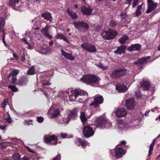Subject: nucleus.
Wrapping results in <instances>:
<instances>
[{
  "label": "nucleus",
  "mask_w": 160,
  "mask_h": 160,
  "mask_svg": "<svg viewBox=\"0 0 160 160\" xmlns=\"http://www.w3.org/2000/svg\"><path fill=\"white\" fill-rule=\"evenodd\" d=\"M50 27V26L49 25L46 24L45 27L42 29L41 32L45 36L51 39L52 38V36L49 34L48 32Z\"/></svg>",
  "instance_id": "f3484780"
},
{
  "label": "nucleus",
  "mask_w": 160,
  "mask_h": 160,
  "mask_svg": "<svg viewBox=\"0 0 160 160\" xmlns=\"http://www.w3.org/2000/svg\"><path fill=\"white\" fill-rule=\"evenodd\" d=\"M19 71L17 69H14L9 74L8 76V78H10L11 76H16L18 75L19 73Z\"/></svg>",
  "instance_id": "58836bf2"
},
{
  "label": "nucleus",
  "mask_w": 160,
  "mask_h": 160,
  "mask_svg": "<svg viewBox=\"0 0 160 160\" xmlns=\"http://www.w3.org/2000/svg\"><path fill=\"white\" fill-rule=\"evenodd\" d=\"M49 79V78H48L46 79H42L41 81L42 84L44 85H48L51 84V83H50L48 81Z\"/></svg>",
  "instance_id": "c9c22d12"
},
{
  "label": "nucleus",
  "mask_w": 160,
  "mask_h": 160,
  "mask_svg": "<svg viewBox=\"0 0 160 160\" xmlns=\"http://www.w3.org/2000/svg\"><path fill=\"white\" fill-rule=\"evenodd\" d=\"M83 132L84 136L86 138H88L93 136L94 132L90 127L86 126L83 128Z\"/></svg>",
  "instance_id": "6e6552de"
},
{
  "label": "nucleus",
  "mask_w": 160,
  "mask_h": 160,
  "mask_svg": "<svg viewBox=\"0 0 160 160\" xmlns=\"http://www.w3.org/2000/svg\"><path fill=\"white\" fill-rule=\"evenodd\" d=\"M150 58V56H148L145 58H141L139 59L136 62L134 63L135 64H138V65H141L144 63H146L148 62L149 61V59Z\"/></svg>",
  "instance_id": "b1692460"
},
{
  "label": "nucleus",
  "mask_w": 160,
  "mask_h": 160,
  "mask_svg": "<svg viewBox=\"0 0 160 160\" xmlns=\"http://www.w3.org/2000/svg\"><path fill=\"white\" fill-rule=\"evenodd\" d=\"M26 148L29 152L32 153V155L33 156H36V153L34 151L31 150L29 147H28V146H26Z\"/></svg>",
  "instance_id": "09e8293b"
},
{
  "label": "nucleus",
  "mask_w": 160,
  "mask_h": 160,
  "mask_svg": "<svg viewBox=\"0 0 160 160\" xmlns=\"http://www.w3.org/2000/svg\"><path fill=\"white\" fill-rule=\"evenodd\" d=\"M116 89L120 92H124L127 90V87L122 84H117L116 86Z\"/></svg>",
  "instance_id": "5701e85b"
},
{
  "label": "nucleus",
  "mask_w": 160,
  "mask_h": 160,
  "mask_svg": "<svg viewBox=\"0 0 160 160\" xmlns=\"http://www.w3.org/2000/svg\"><path fill=\"white\" fill-rule=\"evenodd\" d=\"M74 100L80 103H86L88 101V94L87 92L80 89H75Z\"/></svg>",
  "instance_id": "f03ea898"
},
{
  "label": "nucleus",
  "mask_w": 160,
  "mask_h": 160,
  "mask_svg": "<svg viewBox=\"0 0 160 160\" xmlns=\"http://www.w3.org/2000/svg\"><path fill=\"white\" fill-rule=\"evenodd\" d=\"M80 80L86 84L98 87L100 85L101 79L97 75L88 74L83 75Z\"/></svg>",
  "instance_id": "f257e3e1"
},
{
  "label": "nucleus",
  "mask_w": 160,
  "mask_h": 160,
  "mask_svg": "<svg viewBox=\"0 0 160 160\" xmlns=\"http://www.w3.org/2000/svg\"><path fill=\"white\" fill-rule=\"evenodd\" d=\"M125 105L128 109H134L135 106L134 99L131 98L126 100Z\"/></svg>",
  "instance_id": "dca6fc26"
},
{
  "label": "nucleus",
  "mask_w": 160,
  "mask_h": 160,
  "mask_svg": "<svg viewBox=\"0 0 160 160\" xmlns=\"http://www.w3.org/2000/svg\"><path fill=\"white\" fill-rule=\"evenodd\" d=\"M114 151L115 156L117 158H120L122 157L125 153V151L122 148L119 147V145H118L115 148Z\"/></svg>",
  "instance_id": "ddd939ff"
},
{
  "label": "nucleus",
  "mask_w": 160,
  "mask_h": 160,
  "mask_svg": "<svg viewBox=\"0 0 160 160\" xmlns=\"http://www.w3.org/2000/svg\"><path fill=\"white\" fill-rule=\"evenodd\" d=\"M96 125L97 128L101 129L104 128H108L112 127V123L105 118L102 117L97 118Z\"/></svg>",
  "instance_id": "7ed1b4c3"
},
{
  "label": "nucleus",
  "mask_w": 160,
  "mask_h": 160,
  "mask_svg": "<svg viewBox=\"0 0 160 160\" xmlns=\"http://www.w3.org/2000/svg\"><path fill=\"white\" fill-rule=\"evenodd\" d=\"M116 127L118 129L119 131H122V130H126V128H129L131 127H128V125L126 122L122 120H118L117 122Z\"/></svg>",
  "instance_id": "f8f14e48"
},
{
  "label": "nucleus",
  "mask_w": 160,
  "mask_h": 160,
  "mask_svg": "<svg viewBox=\"0 0 160 160\" xmlns=\"http://www.w3.org/2000/svg\"><path fill=\"white\" fill-rule=\"evenodd\" d=\"M156 139L155 138L154 139V140L152 142V143L151 144L149 148V154H148V156H150L151 155L152 153V151L153 150V147L154 145L155 144V141Z\"/></svg>",
  "instance_id": "2f4dec72"
},
{
  "label": "nucleus",
  "mask_w": 160,
  "mask_h": 160,
  "mask_svg": "<svg viewBox=\"0 0 160 160\" xmlns=\"http://www.w3.org/2000/svg\"><path fill=\"white\" fill-rule=\"evenodd\" d=\"M139 0H134L132 3V8H134L138 3Z\"/></svg>",
  "instance_id": "4d7b16f0"
},
{
  "label": "nucleus",
  "mask_w": 160,
  "mask_h": 160,
  "mask_svg": "<svg viewBox=\"0 0 160 160\" xmlns=\"http://www.w3.org/2000/svg\"><path fill=\"white\" fill-rule=\"evenodd\" d=\"M61 159V156L60 154L57 155L52 160H60Z\"/></svg>",
  "instance_id": "13d9d810"
},
{
  "label": "nucleus",
  "mask_w": 160,
  "mask_h": 160,
  "mask_svg": "<svg viewBox=\"0 0 160 160\" xmlns=\"http://www.w3.org/2000/svg\"><path fill=\"white\" fill-rule=\"evenodd\" d=\"M31 3H32L33 4L35 2H36L37 1H39V0H28Z\"/></svg>",
  "instance_id": "774afa93"
},
{
  "label": "nucleus",
  "mask_w": 160,
  "mask_h": 160,
  "mask_svg": "<svg viewBox=\"0 0 160 160\" xmlns=\"http://www.w3.org/2000/svg\"><path fill=\"white\" fill-rule=\"evenodd\" d=\"M120 16L121 17H123L122 18V19H125V18L127 17V16L126 13H122L120 14Z\"/></svg>",
  "instance_id": "052dcab7"
},
{
  "label": "nucleus",
  "mask_w": 160,
  "mask_h": 160,
  "mask_svg": "<svg viewBox=\"0 0 160 160\" xmlns=\"http://www.w3.org/2000/svg\"><path fill=\"white\" fill-rule=\"evenodd\" d=\"M5 19L4 18L1 17L0 18V24L5 25Z\"/></svg>",
  "instance_id": "864d4df0"
},
{
  "label": "nucleus",
  "mask_w": 160,
  "mask_h": 160,
  "mask_svg": "<svg viewBox=\"0 0 160 160\" xmlns=\"http://www.w3.org/2000/svg\"><path fill=\"white\" fill-rule=\"evenodd\" d=\"M27 73L28 75H32L35 73V70L33 66H32L29 68L27 71Z\"/></svg>",
  "instance_id": "f704fd0d"
},
{
  "label": "nucleus",
  "mask_w": 160,
  "mask_h": 160,
  "mask_svg": "<svg viewBox=\"0 0 160 160\" xmlns=\"http://www.w3.org/2000/svg\"><path fill=\"white\" fill-rule=\"evenodd\" d=\"M127 71V70L126 69L116 70L112 72L111 77L115 78H120L125 75Z\"/></svg>",
  "instance_id": "39448f33"
},
{
  "label": "nucleus",
  "mask_w": 160,
  "mask_h": 160,
  "mask_svg": "<svg viewBox=\"0 0 160 160\" xmlns=\"http://www.w3.org/2000/svg\"><path fill=\"white\" fill-rule=\"evenodd\" d=\"M5 33H4L3 35L2 41L4 45L5 46L7 47L8 46V44L6 43V42L5 40Z\"/></svg>",
  "instance_id": "bf43d9fd"
},
{
  "label": "nucleus",
  "mask_w": 160,
  "mask_h": 160,
  "mask_svg": "<svg viewBox=\"0 0 160 160\" xmlns=\"http://www.w3.org/2000/svg\"><path fill=\"white\" fill-rule=\"evenodd\" d=\"M60 135L61 138L63 139L69 138L68 134L66 133H61Z\"/></svg>",
  "instance_id": "603ef678"
},
{
  "label": "nucleus",
  "mask_w": 160,
  "mask_h": 160,
  "mask_svg": "<svg viewBox=\"0 0 160 160\" xmlns=\"http://www.w3.org/2000/svg\"><path fill=\"white\" fill-rule=\"evenodd\" d=\"M90 116L91 115L88 116L85 112H81L80 117L82 122L84 123L87 120L88 118L90 117Z\"/></svg>",
  "instance_id": "bb28decb"
},
{
  "label": "nucleus",
  "mask_w": 160,
  "mask_h": 160,
  "mask_svg": "<svg viewBox=\"0 0 160 160\" xmlns=\"http://www.w3.org/2000/svg\"><path fill=\"white\" fill-rule=\"evenodd\" d=\"M20 0H10L9 5L13 9L16 10H19L20 4Z\"/></svg>",
  "instance_id": "2eb2a0df"
},
{
  "label": "nucleus",
  "mask_w": 160,
  "mask_h": 160,
  "mask_svg": "<svg viewBox=\"0 0 160 160\" xmlns=\"http://www.w3.org/2000/svg\"><path fill=\"white\" fill-rule=\"evenodd\" d=\"M126 47L125 46L122 45L118 47L116 50L114 51V53L116 54H121L124 53L126 49Z\"/></svg>",
  "instance_id": "c756f323"
},
{
  "label": "nucleus",
  "mask_w": 160,
  "mask_h": 160,
  "mask_svg": "<svg viewBox=\"0 0 160 160\" xmlns=\"http://www.w3.org/2000/svg\"><path fill=\"white\" fill-rule=\"evenodd\" d=\"M75 144L78 146L81 145L83 148L86 147L87 145L89 144L86 140H83L81 139H78L75 142Z\"/></svg>",
  "instance_id": "393cba45"
},
{
  "label": "nucleus",
  "mask_w": 160,
  "mask_h": 160,
  "mask_svg": "<svg viewBox=\"0 0 160 160\" xmlns=\"http://www.w3.org/2000/svg\"><path fill=\"white\" fill-rule=\"evenodd\" d=\"M8 103V99H5L4 100V101L1 103V106L2 108L5 107L6 105H7Z\"/></svg>",
  "instance_id": "3c124183"
},
{
  "label": "nucleus",
  "mask_w": 160,
  "mask_h": 160,
  "mask_svg": "<svg viewBox=\"0 0 160 160\" xmlns=\"http://www.w3.org/2000/svg\"><path fill=\"white\" fill-rule=\"evenodd\" d=\"M27 82L26 79L24 80L22 78H21L19 79L17 83L18 85L21 86L25 84Z\"/></svg>",
  "instance_id": "ea45409f"
},
{
  "label": "nucleus",
  "mask_w": 160,
  "mask_h": 160,
  "mask_svg": "<svg viewBox=\"0 0 160 160\" xmlns=\"http://www.w3.org/2000/svg\"><path fill=\"white\" fill-rule=\"evenodd\" d=\"M8 88L14 92H17L18 91V88L15 85H9L8 86Z\"/></svg>",
  "instance_id": "a18cd8bd"
},
{
  "label": "nucleus",
  "mask_w": 160,
  "mask_h": 160,
  "mask_svg": "<svg viewBox=\"0 0 160 160\" xmlns=\"http://www.w3.org/2000/svg\"><path fill=\"white\" fill-rule=\"evenodd\" d=\"M128 39V38L127 36L124 35L122 37L118 39V41L119 43L121 44H123Z\"/></svg>",
  "instance_id": "473e14b6"
},
{
  "label": "nucleus",
  "mask_w": 160,
  "mask_h": 160,
  "mask_svg": "<svg viewBox=\"0 0 160 160\" xmlns=\"http://www.w3.org/2000/svg\"><path fill=\"white\" fill-rule=\"evenodd\" d=\"M55 38L56 39H62L63 40L66 41L68 43H69L68 40L67 39V37L64 36L63 34L60 33H57V34L55 36Z\"/></svg>",
  "instance_id": "7c9ffc66"
},
{
  "label": "nucleus",
  "mask_w": 160,
  "mask_h": 160,
  "mask_svg": "<svg viewBox=\"0 0 160 160\" xmlns=\"http://www.w3.org/2000/svg\"><path fill=\"white\" fill-rule=\"evenodd\" d=\"M75 92V90H74L72 88L67 90L65 92V93L69 96V99L71 101H72L74 100V97L73 96H74Z\"/></svg>",
  "instance_id": "a878e982"
},
{
  "label": "nucleus",
  "mask_w": 160,
  "mask_h": 160,
  "mask_svg": "<svg viewBox=\"0 0 160 160\" xmlns=\"http://www.w3.org/2000/svg\"><path fill=\"white\" fill-rule=\"evenodd\" d=\"M70 118L68 115L66 118H62V123L63 124H67L70 121Z\"/></svg>",
  "instance_id": "c03bdc74"
},
{
  "label": "nucleus",
  "mask_w": 160,
  "mask_h": 160,
  "mask_svg": "<svg viewBox=\"0 0 160 160\" xmlns=\"http://www.w3.org/2000/svg\"><path fill=\"white\" fill-rule=\"evenodd\" d=\"M44 142L45 143H51V144L56 145L57 143L58 138L55 135H45L44 136Z\"/></svg>",
  "instance_id": "423d86ee"
},
{
  "label": "nucleus",
  "mask_w": 160,
  "mask_h": 160,
  "mask_svg": "<svg viewBox=\"0 0 160 160\" xmlns=\"http://www.w3.org/2000/svg\"><path fill=\"white\" fill-rule=\"evenodd\" d=\"M7 114L8 116V118H5V119L9 123H11L12 122V121L8 112H7Z\"/></svg>",
  "instance_id": "8fccbe9b"
},
{
  "label": "nucleus",
  "mask_w": 160,
  "mask_h": 160,
  "mask_svg": "<svg viewBox=\"0 0 160 160\" xmlns=\"http://www.w3.org/2000/svg\"><path fill=\"white\" fill-rule=\"evenodd\" d=\"M115 113L117 117L120 118L125 117L127 114V113L124 108H120L117 109Z\"/></svg>",
  "instance_id": "4468645a"
},
{
  "label": "nucleus",
  "mask_w": 160,
  "mask_h": 160,
  "mask_svg": "<svg viewBox=\"0 0 160 160\" xmlns=\"http://www.w3.org/2000/svg\"><path fill=\"white\" fill-rule=\"evenodd\" d=\"M25 60V56L24 54L22 56L21 61L22 62H24Z\"/></svg>",
  "instance_id": "e2e57ef3"
},
{
  "label": "nucleus",
  "mask_w": 160,
  "mask_h": 160,
  "mask_svg": "<svg viewBox=\"0 0 160 160\" xmlns=\"http://www.w3.org/2000/svg\"><path fill=\"white\" fill-rule=\"evenodd\" d=\"M62 54L68 59L71 61H73L75 59V57L72 56V54L70 53H68L63 50H61Z\"/></svg>",
  "instance_id": "4be33fe9"
},
{
  "label": "nucleus",
  "mask_w": 160,
  "mask_h": 160,
  "mask_svg": "<svg viewBox=\"0 0 160 160\" xmlns=\"http://www.w3.org/2000/svg\"><path fill=\"white\" fill-rule=\"evenodd\" d=\"M12 158L13 160H20L21 157L20 155L18 153H15L12 155Z\"/></svg>",
  "instance_id": "37998d69"
},
{
  "label": "nucleus",
  "mask_w": 160,
  "mask_h": 160,
  "mask_svg": "<svg viewBox=\"0 0 160 160\" xmlns=\"http://www.w3.org/2000/svg\"><path fill=\"white\" fill-rule=\"evenodd\" d=\"M117 34L116 30L109 29L108 31H103L101 35L104 39L110 40L115 38Z\"/></svg>",
  "instance_id": "20e7f679"
},
{
  "label": "nucleus",
  "mask_w": 160,
  "mask_h": 160,
  "mask_svg": "<svg viewBox=\"0 0 160 160\" xmlns=\"http://www.w3.org/2000/svg\"><path fill=\"white\" fill-rule=\"evenodd\" d=\"M117 24V22L113 20H110L109 22L110 25L111 27H115L116 26Z\"/></svg>",
  "instance_id": "de8ad7c7"
},
{
  "label": "nucleus",
  "mask_w": 160,
  "mask_h": 160,
  "mask_svg": "<svg viewBox=\"0 0 160 160\" xmlns=\"http://www.w3.org/2000/svg\"><path fill=\"white\" fill-rule=\"evenodd\" d=\"M11 78V83L12 84L15 83L17 82L16 76H11L9 78Z\"/></svg>",
  "instance_id": "49530a36"
},
{
  "label": "nucleus",
  "mask_w": 160,
  "mask_h": 160,
  "mask_svg": "<svg viewBox=\"0 0 160 160\" xmlns=\"http://www.w3.org/2000/svg\"><path fill=\"white\" fill-rule=\"evenodd\" d=\"M4 25L0 24V32H2L3 35L4 33H5L4 30Z\"/></svg>",
  "instance_id": "6e6d98bb"
},
{
  "label": "nucleus",
  "mask_w": 160,
  "mask_h": 160,
  "mask_svg": "<svg viewBox=\"0 0 160 160\" xmlns=\"http://www.w3.org/2000/svg\"><path fill=\"white\" fill-rule=\"evenodd\" d=\"M37 18H34V19H33L32 21V22H35V24H36V27L35 26V24L34 26H33L32 27L33 29L35 30H38L39 29V28L38 27V26L37 25V23H38V22H37Z\"/></svg>",
  "instance_id": "79ce46f5"
},
{
  "label": "nucleus",
  "mask_w": 160,
  "mask_h": 160,
  "mask_svg": "<svg viewBox=\"0 0 160 160\" xmlns=\"http://www.w3.org/2000/svg\"><path fill=\"white\" fill-rule=\"evenodd\" d=\"M141 46L139 44L132 45L130 47L128 48V50L129 51L133 50H138L140 49Z\"/></svg>",
  "instance_id": "c85d7f7f"
},
{
  "label": "nucleus",
  "mask_w": 160,
  "mask_h": 160,
  "mask_svg": "<svg viewBox=\"0 0 160 160\" xmlns=\"http://www.w3.org/2000/svg\"><path fill=\"white\" fill-rule=\"evenodd\" d=\"M28 44L27 48L29 49H32L33 48V47L32 46L30 45L28 43Z\"/></svg>",
  "instance_id": "69168bd1"
},
{
  "label": "nucleus",
  "mask_w": 160,
  "mask_h": 160,
  "mask_svg": "<svg viewBox=\"0 0 160 160\" xmlns=\"http://www.w3.org/2000/svg\"><path fill=\"white\" fill-rule=\"evenodd\" d=\"M78 111V108H75L71 110L70 113L68 115V116L70 119H75L77 117V112Z\"/></svg>",
  "instance_id": "aec40b11"
},
{
  "label": "nucleus",
  "mask_w": 160,
  "mask_h": 160,
  "mask_svg": "<svg viewBox=\"0 0 160 160\" xmlns=\"http://www.w3.org/2000/svg\"><path fill=\"white\" fill-rule=\"evenodd\" d=\"M103 98L102 96L96 97L94 98V101L89 104L90 106H93L95 108L98 107L103 102Z\"/></svg>",
  "instance_id": "9b49d317"
},
{
  "label": "nucleus",
  "mask_w": 160,
  "mask_h": 160,
  "mask_svg": "<svg viewBox=\"0 0 160 160\" xmlns=\"http://www.w3.org/2000/svg\"><path fill=\"white\" fill-rule=\"evenodd\" d=\"M95 65L99 68H101L103 70H107L108 68V66H104L101 63L98 64H95Z\"/></svg>",
  "instance_id": "4c0bfd02"
},
{
  "label": "nucleus",
  "mask_w": 160,
  "mask_h": 160,
  "mask_svg": "<svg viewBox=\"0 0 160 160\" xmlns=\"http://www.w3.org/2000/svg\"><path fill=\"white\" fill-rule=\"evenodd\" d=\"M42 92L47 97V98H48V94L47 93V92H46V91L45 90H42Z\"/></svg>",
  "instance_id": "338daca9"
},
{
  "label": "nucleus",
  "mask_w": 160,
  "mask_h": 160,
  "mask_svg": "<svg viewBox=\"0 0 160 160\" xmlns=\"http://www.w3.org/2000/svg\"><path fill=\"white\" fill-rule=\"evenodd\" d=\"M143 2L138 6L135 12V15L137 17H139L144 12L145 6H143Z\"/></svg>",
  "instance_id": "6ab92c4d"
},
{
  "label": "nucleus",
  "mask_w": 160,
  "mask_h": 160,
  "mask_svg": "<svg viewBox=\"0 0 160 160\" xmlns=\"http://www.w3.org/2000/svg\"><path fill=\"white\" fill-rule=\"evenodd\" d=\"M37 121L39 123H42L43 121V118L41 117H38L37 118Z\"/></svg>",
  "instance_id": "5fc2aeb1"
},
{
  "label": "nucleus",
  "mask_w": 160,
  "mask_h": 160,
  "mask_svg": "<svg viewBox=\"0 0 160 160\" xmlns=\"http://www.w3.org/2000/svg\"><path fill=\"white\" fill-rule=\"evenodd\" d=\"M43 49L44 51H42L39 52L40 53L43 54H46L50 52L51 51L50 48L46 46V48H43Z\"/></svg>",
  "instance_id": "e433bc0d"
},
{
  "label": "nucleus",
  "mask_w": 160,
  "mask_h": 160,
  "mask_svg": "<svg viewBox=\"0 0 160 160\" xmlns=\"http://www.w3.org/2000/svg\"><path fill=\"white\" fill-rule=\"evenodd\" d=\"M73 24L76 28L81 32L86 31L89 28L88 25L83 22H74Z\"/></svg>",
  "instance_id": "0eeeda50"
},
{
  "label": "nucleus",
  "mask_w": 160,
  "mask_h": 160,
  "mask_svg": "<svg viewBox=\"0 0 160 160\" xmlns=\"http://www.w3.org/2000/svg\"><path fill=\"white\" fill-rule=\"evenodd\" d=\"M81 46L84 49L90 52H94L96 51L95 46L91 43H85L82 44Z\"/></svg>",
  "instance_id": "9d476101"
},
{
  "label": "nucleus",
  "mask_w": 160,
  "mask_h": 160,
  "mask_svg": "<svg viewBox=\"0 0 160 160\" xmlns=\"http://www.w3.org/2000/svg\"><path fill=\"white\" fill-rule=\"evenodd\" d=\"M22 41H23L25 44H28V41L26 40L25 38H23L21 39Z\"/></svg>",
  "instance_id": "0e129e2a"
},
{
  "label": "nucleus",
  "mask_w": 160,
  "mask_h": 160,
  "mask_svg": "<svg viewBox=\"0 0 160 160\" xmlns=\"http://www.w3.org/2000/svg\"><path fill=\"white\" fill-rule=\"evenodd\" d=\"M147 1L148 9L146 12L147 13H149L157 8L158 3L155 2L153 0H147Z\"/></svg>",
  "instance_id": "1a4fd4ad"
},
{
  "label": "nucleus",
  "mask_w": 160,
  "mask_h": 160,
  "mask_svg": "<svg viewBox=\"0 0 160 160\" xmlns=\"http://www.w3.org/2000/svg\"><path fill=\"white\" fill-rule=\"evenodd\" d=\"M67 12L70 16L72 18L75 19L77 18L76 14L73 12L72 11L68 9L67 10Z\"/></svg>",
  "instance_id": "72a5a7b5"
},
{
  "label": "nucleus",
  "mask_w": 160,
  "mask_h": 160,
  "mask_svg": "<svg viewBox=\"0 0 160 160\" xmlns=\"http://www.w3.org/2000/svg\"><path fill=\"white\" fill-rule=\"evenodd\" d=\"M135 95L138 98H140L141 97V94L139 92H136L135 93Z\"/></svg>",
  "instance_id": "680f3d73"
},
{
  "label": "nucleus",
  "mask_w": 160,
  "mask_h": 160,
  "mask_svg": "<svg viewBox=\"0 0 160 160\" xmlns=\"http://www.w3.org/2000/svg\"><path fill=\"white\" fill-rule=\"evenodd\" d=\"M81 11L83 13L87 15H91L92 13V9L90 7H86L83 5L81 7Z\"/></svg>",
  "instance_id": "a211bd4d"
},
{
  "label": "nucleus",
  "mask_w": 160,
  "mask_h": 160,
  "mask_svg": "<svg viewBox=\"0 0 160 160\" xmlns=\"http://www.w3.org/2000/svg\"><path fill=\"white\" fill-rule=\"evenodd\" d=\"M41 17L45 19L48 20L51 22L52 20V18L51 14L49 12H46L41 14Z\"/></svg>",
  "instance_id": "cd10ccee"
},
{
  "label": "nucleus",
  "mask_w": 160,
  "mask_h": 160,
  "mask_svg": "<svg viewBox=\"0 0 160 160\" xmlns=\"http://www.w3.org/2000/svg\"><path fill=\"white\" fill-rule=\"evenodd\" d=\"M60 112L58 109H56L51 114V118H53L56 117L59 115Z\"/></svg>",
  "instance_id": "a19ab883"
},
{
  "label": "nucleus",
  "mask_w": 160,
  "mask_h": 160,
  "mask_svg": "<svg viewBox=\"0 0 160 160\" xmlns=\"http://www.w3.org/2000/svg\"><path fill=\"white\" fill-rule=\"evenodd\" d=\"M141 85L144 90H148L150 87V84L148 80L143 79L141 83Z\"/></svg>",
  "instance_id": "412c9836"
}]
</instances>
